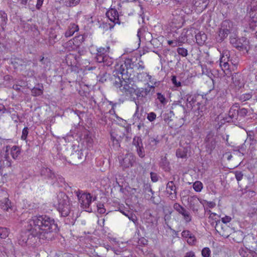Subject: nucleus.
Instances as JSON below:
<instances>
[{"label": "nucleus", "instance_id": "44", "mask_svg": "<svg viewBox=\"0 0 257 257\" xmlns=\"http://www.w3.org/2000/svg\"><path fill=\"white\" fill-rule=\"evenodd\" d=\"M9 230L6 227H0V238H6L9 234Z\"/></svg>", "mask_w": 257, "mask_h": 257}, {"label": "nucleus", "instance_id": "47", "mask_svg": "<svg viewBox=\"0 0 257 257\" xmlns=\"http://www.w3.org/2000/svg\"><path fill=\"white\" fill-rule=\"evenodd\" d=\"M174 115L173 111L170 110L168 112H166L163 114V119L166 122H169L172 120V116Z\"/></svg>", "mask_w": 257, "mask_h": 257}, {"label": "nucleus", "instance_id": "34", "mask_svg": "<svg viewBox=\"0 0 257 257\" xmlns=\"http://www.w3.org/2000/svg\"><path fill=\"white\" fill-rule=\"evenodd\" d=\"M137 78L140 81H146L149 80L151 81L152 76L148 73L144 72L138 73L136 76Z\"/></svg>", "mask_w": 257, "mask_h": 257}, {"label": "nucleus", "instance_id": "41", "mask_svg": "<svg viewBox=\"0 0 257 257\" xmlns=\"http://www.w3.org/2000/svg\"><path fill=\"white\" fill-rule=\"evenodd\" d=\"M114 132L110 133V141L112 142L113 145L115 149H118L120 147V141L114 137Z\"/></svg>", "mask_w": 257, "mask_h": 257}, {"label": "nucleus", "instance_id": "45", "mask_svg": "<svg viewBox=\"0 0 257 257\" xmlns=\"http://www.w3.org/2000/svg\"><path fill=\"white\" fill-rule=\"evenodd\" d=\"M248 112V110L245 108H238V120H240L241 118L244 117Z\"/></svg>", "mask_w": 257, "mask_h": 257}, {"label": "nucleus", "instance_id": "36", "mask_svg": "<svg viewBox=\"0 0 257 257\" xmlns=\"http://www.w3.org/2000/svg\"><path fill=\"white\" fill-rule=\"evenodd\" d=\"M61 217L63 218V221L65 224L74 225L76 219V218L74 217L73 213H71L68 216Z\"/></svg>", "mask_w": 257, "mask_h": 257}, {"label": "nucleus", "instance_id": "10", "mask_svg": "<svg viewBox=\"0 0 257 257\" xmlns=\"http://www.w3.org/2000/svg\"><path fill=\"white\" fill-rule=\"evenodd\" d=\"M79 201L81 204V206L83 208L87 209V211L89 212H92V209L89 207L92 200V197L90 193H83L81 195Z\"/></svg>", "mask_w": 257, "mask_h": 257}, {"label": "nucleus", "instance_id": "19", "mask_svg": "<svg viewBox=\"0 0 257 257\" xmlns=\"http://www.w3.org/2000/svg\"><path fill=\"white\" fill-rule=\"evenodd\" d=\"M106 16L108 19L114 24H120L119 15L115 9H110L106 13Z\"/></svg>", "mask_w": 257, "mask_h": 257}, {"label": "nucleus", "instance_id": "2", "mask_svg": "<svg viewBox=\"0 0 257 257\" xmlns=\"http://www.w3.org/2000/svg\"><path fill=\"white\" fill-rule=\"evenodd\" d=\"M144 68V62L141 59L138 62H133L131 59H126L124 61H119L115 64L116 71L124 76V79H129L133 69L142 70Z\"/></svg>", "mask_w": 257, "mask_h": 257}, {"label": "nucleus", "instance_id": "27", "mask_svg": "<svg viewBox=\"0 0 257 257\" xmlns=\"http://www.w3.org/2000/svg\"><path fill=\"white\" fill-rule=\"evenodd\" d=\"M195 34V37L196 39V43L200 46L203 45L206 41L207 40V35L203 32L199 31L198 33L196 32Z\"/></svg>", "mask_w": 257, "mask_h": 257}, {"label": "nucleus", "instance_id": "39", "mask_svg": "<svg viewBox=\"0 0 257 257\" xmlns=\"http://www.w3.org/2000/svg\"><path fill=\"white\" fill-rule=\"evenodd\" d=\"M84 140L86 143L88 147H91L93 144V139L89 132H86L84 135Z\"/></svg>", "mask_w": 257, "mask_h": 257}, {"label": "nucleus", "instance_id": "64", "mask_svg": "<svg viewBox=\"0 0 257 257\" xmlns=\"http://www.w3.org/2000/svg\"><path fill=\"white\" fill-rule=\"evenodd\" d=\"M156 118V114L154 112L148 113L147 119L151 122L153 121Z\"/></svg>", "mask_w": 257, "mask_h": 257}, {"label": "nucleus", "instance_id": "20", "mask_svg": "<svg viewBox=\"0 0 257 257\" xmlns=\"http://www.w3.org/2000/svg\"><path fill=\"white\" fill-rule=\"evenodd\" d=\"M79 56L76 54L69 53L67 55L65 58L66 64L70 66H76L79 61Z\"/></svg>", "mask_w": 257, "mask_h": 257}, {"label": "nucleus", "instance_id": "1", "mask_svg": "<svg viewBox=\"0 0 257 257\" xmlns=\"http://www.w3.org/2000/svg\"><path fill=\"white\" fill-rule=\"evenodd\" d=\"M58 224L54 219L47 215L34 216L27 222L26 229L22 232V244L29 239L37 237L40 239L51 240L59 231Z\"/></svg>", "mask_w": 257, "mask_h": 257}, {"label": "nucleus", "instance_id": "61", "mask_svg": "<svg viewBox=\"0 0 257 257\" xmlns=\"http://www.w3.org/2000/svg\"><path fill=\"white\" fill-rule=\"evenodd\" d=\"M234 173L235 175V179H236L238 183L239 181H241L243 177V174L241 171H235L234 172Z\"/></svg>", "mask_w": 257, "mask_h": 257}, {"label": "nucleus", "instance_id": "15", "mask_svg": "<svg viewBox=\"0 0 257 257\" xmlns=\"http://www.w3.org/2000/svg\"><path fill=\"white\" fill-rule=\"evenodd\" d=\"M176 187L174 185V181H170L166 185V193L169 195L170 199L174 200L177 199Z\"/></svg>", "mask_w": 257, "mask_h": 257}, {"label": "nucleus", "instance_id": "59", "mask_svg": "<svg viewBox=\"0 0 257 257\" xmlns=\"http://www.w3.org/2000/svg\"><path fill=\"white\" fill-rule=\"evenodd\" d=\"M112 132H114V137H115L116 139L118 140L120 142L121 141V140L125 136L124 133H120V132L118 130L114 131Z\"/></svg>", "mask_w": 257, "mask_h": 257}, {"label": "nucleus", "instance_id": "24", "mask_svg": "<svg viewBox=\"0 0 257 257\" xmlns=\"http://www.w3.org/2000/svg\"><path fill=\"white\" fill-rule=\"evenodd\" d=\"M206 103L204 102V101L203 99H201L197 103H196V106L194 108L195 110H197L198 113V115L200 116H203L204 114L206 113L207 107L206 106Z\"/></svg>", "mask_w": 257, "mask_h": 257}, {"label": "nucleus", "instance_id": "35", "mask_svg": "<svg viewBox=\"0 0 257 257\" xmlns=\"http://www.w3.org/2000/svg\"><path fill=\"white\" fill-rule=\"evenodd\" d=\"M188 153V149L187 148H181L177 150L176 155L178 158H186Z\"/></svg>", "mask_w": 257, "mask_h": 257}, {"label": "nucleus", "instance_id": "29", "mask_svg": "<svg viewBox=\"0 0 257 257\" xmlns=\"http://www.w3.org/2000/svg\"><path fill=\"white\" fill-rule=\"evenodd\" d=\"M160 142V139L158 137L156 138H150L148 141L147 147L151 150H154L157 148L158 144Z\"/></svg>", "mask_w": 257, "mask_h": 257}, {"label": "nucleus", "instance_id": "5", "mask_svg": "<svg viewBox=\"0 0 257 257\" xmlns=\"http://www.w3.org/2000/svg\"><path fill=\"white\" fill-rule=\"evenodd\" d=\"M143 219L148 230L152 231L157 225V219L149 211L144 213Z\"/></svg>", "mask_w": 257, "mask_h": 257}, {"label": "nucleus", "instance_id": "52", "mask_svg": "<svg viewBox=\"0 0 257 257\" xmlns=\"http://www.w3.org/2000/svg\"><path fill=\"white\" fill-rule=\"evenodd\" d=\"M99 122L100 124L102 125H104L107 123V116L106 113L104 112H101V114L99 115Z\"/></svg>", "mask_w": 257, "mask_h": 257}, {"label": "nucleus", "instance_id": "22", "mask_svg": "<svg viewBox=\"0 0 257 257\" xmlns=\"http://www.w3.org/2000/svg\"><path fill=\"white\" fill-rule=\"evenodd\" d=\"M232 80L234 85L238 88L244 85V81L241 74L239 73H233L232 74Z\"/></svg>", "mask_w": 257, "mask_h": 257}, {"label": "nucleus", "instance_id": "30", "mask_svg": "<svg viewBox=\"0 0 257 257\" xmlns=\"http://www.w3.org/2000/svg\"><path fill=\"white\" fill-rule=\"evenodd\" d=\"M159 166L166 172H169L171 170L170 162L166 156L161 157L159 162Z\"/></svg>", "mask_w": 257, "mask_h": 257}, {"label": "nucleus", "instance_id": "32", "mask_svg": "<svg viewBox=\"0 0 257 257\" xmlns=\"http://www.w3.org/2000/svg\"><path fill=\"white\" fill-rule=\"evenodd\" d=\"M228 35V33L223 31L220 28L217 34L215 36L216 41L218 43H221L224 41L225 39L227 38Z\"/></svg>", "mask_w": 257, "mask_h": 257}, {"label": "nucleus", "instance_id": "23", "mask_svg": "<svg viewBox=\"0 0 257 257\" xmlns=\"http://www.w3.org/2000/svg\"><path fill=\"white\" fill-rule=\"evenodd\" d=\"M108 50L109 47L107 48L103 47L98 48L95 56L96 61L98 63H102V61L103 60V59H104V56L107 55V53L108 52Z\"/></svg>", "mask_w": 257, "mask_h": 257}, {"label": "nucleus", "instance_id": "12", "mask_svg": "<svg viewBox=\"0 0 257 257\" xmlns=\"http://www.w3.org/2000/svg\"><path fill=\"white\" fill-rule=\"evenodd\" d=\"M174 209L180 214H181L186 223L190 222L192 220V216L189 211L178 203H175L173 205Z\"/></svg>", "mask_w": 257, "mask_h": 257}, {"label": "nucleus", "instance_id": "63", "mask_svg": "<svg viewBox=\"0 0 257 257\" xmlns=\"http://www.w3.org/2000/svg\"><path fill=\"white\" fill-rule=\"evenodd\" d=\"M29 133V129L28 127H25L22 131V135L21 139L23 140H26Z\"/></svg>", "mask_w": 257, "mask_h": 257}, {"label": "nucleus", "instance_id": "51", "mask_svg": "<svg viewBox=\"0 0 257 257\" xmlns=\"http://www.w3.org/2000/svg\"><path fill=\"white\" fill-rule=\"evenodd\" d=\"M252 96L251 93H246L241 94L239 96L238 99L242 102H244L246 100H249Z\"/></svg>", "mask_w": 257, "mask_h": 257}, {"label": "nucleus", "instance_id": "25", "mask_svg": "<svg viewBox=\"0 0 257 257\" xmlns=\"http://www.w3.org/2000/svg\"><path fill=\"white\" fill-rule=\"evenodd\" d=\"M221 29H222L223 31H225L227 33L231 34L232 33L233 34L234 33V27L233 26V23L230 21L228 20H225L223 21L220 27Z\"/></svg>", "mask_w": 257, "mask_h": 257}, {"label": "nucleus", "instance_id": "21", "mask_svg": "<svg viewBox=\"0 0 257 257\" xmlns=\"http://www.w3.org/2000/svg\"><path fill=\"white\" fill-rule=\"evenodd\" d=\"M40 175L45 179L53 180L55 178V174L53 170L49 168L43 167L40 170Z\"/></svg>", "mask_w": 257, "mask_h": 257}, {"label": "nucleus", "instance_id": "4", "mask_svg": "<svg viewBox=\"0 0 257 257\" xmlns=\"http://www.w3.org/2000/svg\"><path fill=\"white\" fill-rule=\"evenodd\" d=\"M118 159L120 165L124 168L133 167L136 164V156L132 153H127L124 157L120 156Z\"/></svg>", "mask_w": 257, "mask_h": 257}, {"label": "nucleus", "instance_id": "17", "mask_svg": "<svg viewBox=\"0 0 257 257\" xmlns=\"http://www.w3.org/2000/svg\"><path fill=\"white\" fill-rule=\"evenodd\" d=\"M239 108V104L235 103L230 107L228 112V116L230 120L227 122L232 121L235 122L238 120V108Z\"/></svg>", "mask_w": 257, "mask_h": 257}, {"label": "nucleus", "instance_id": "14", "mask_svg": "<svg viewBox=\"0 0 257 257\" xmlns=\"http://www.w3.org/2000/svg\"><path fill=\"white\" fill-rule=\"evenodd\" d=\"M209 3L210 0H192V4L197 13L202 12L207 8Z\"/></svg>", "mask_w": 257, "mask_h": 257}, {"label": "nucleus", "instance_id": "16", "mask_svg": "<svg viewBox=\"0 0 257 257\" xmlns=\"http://www.w3.org/2000/svg\"><path fill=\"white\" fill-rule=\"evenodd\" d=\"M9 151H10V154L13 159L14 160H19L20 159L21 149L19 147L14 146L11 147L10 146H7L6 148V155L9 154Z\"/></svg>", "mask_w": 257, "mask_h": 257}, {"label": "nucleus", "instance_id": "54", "mask_svg": "<svg viewBox=\"0 0 257 257\" xmlns=\"http://www.w3.org/2000/svg\"><path fill=\"white\" fill-rule=\"evenodd\" d=\"M126 216H127L128 219L132 221L135 224L138 223L137 217L132 212L127 211V214H126Z\"/></svg>", "mask_w": 257, "mask_h": 257}, {"label": "nucleus", "instance_id": "50", "mask_svg": "<svg viewBox=\"0 0 257 257\" xmlns=\"http://www.w3.org/2000/svg\"><path fill=\"white\" fill-rule=\"evenodd\" d=\"M193 187L195 191L201 192L203 188V184L200 181H195L193 185Z\"/></svg>", "mask_w": 257, "mask_h": 257}, {"label": "nucleus", "instance_id": "57", "mask_svg": "<svg viewBox=\"0 0 257 257\" xmlns=\"http://www.w3.org/2000/svg\"><path fill=\"white\" fill-rule=\"evenodd\" d=\"M178 54L182 57H186L188 55V51L183 47H179L177 49Z\"/></svg>", "mask_w": 257, "mask_h": 257}, {"label": "nucleus", "instance_id": "43", "mask_svg": "<svg viewBox=\"0 0 257 257\" xmlns=\"http://www.w3.org/2000/svg\"><path fill=\"white\" fill-rule=\"evenodd\" d=\"M110 76L109 74L106 72L100 74L97 76L99 82L101 83H104V82L106 81L108 78L110 79Z\"/></svg>", "mask_w": 257, "mask_h": 257}, {"label": "nucleus", "instance_id": "9", "mask_svg": "<svg viewBox=\"0 0 257 257\" xmlns=\"http://www.w3.org/2000/svg\"><path fill=\"white\" fill-rule=\"evenodd\" d=\"M205 144L207 151L210 154L216 147V141L214 138V134L209 132L205 139Z\"/></svg>", "mask_w": 257, "mask_h": 257}, {"label": "nucleus", "instance_id": "46", "mask_svg": "<svg viewBox=\"0 0 257 257\" xmlns=\"http://www.w3.org/2000/svg\"><path fill=\"white\" fill-rule=\"evenodd\" d=\"M133 144L136 148L143 145L142 140L140 137L135 136L133 141Z\"/></svg>", "mask_w": 257, "mask_h": 257}, {"label": "nucleus", "instance_id": "42", "mask_svg": "<svg viewBox=\"0 0 257 257\" xmlns=\"http://www.w3.org/2000/svg\"><path fill=\"white\" fill-rule=\"evenodd\" d=\"M157 99L163 105H165L168 102V100L166 99L164 94H162L160 92H158L156 94Z\"/></svg>", "mask_w": 257, "mask_h": 257}, {"label": "nucleus", "instance_id": "18", "mask_svg": "<svg viewBox=\"0 0 257 257\" xmlns=\"http://www.w3.org/2000/svg\"><path fill=\"white\" fill-rule=\"evenodd\" d=\"M151 91V88H140L136 90L135 94L138 100L143 101L144 99H147L148 95L149 94Z\"/></svg>", "mask_w": 257, "mask_h": 257}, {"label": "nucleus", "instance_id": "7", "mask_svg": "<svg viewBox=\"0 0 257 257\" xmlns=\"http://www.w3.org/2000/svg\"><path fill=\"white\" fill-rule=\"evenodd\" d=\"M113 74L110 77V81L115 87L120 89L123 82L127 79H124V76H122L120 72H117L115 69L113 71Z\"/></svg>", "mask_w": 257, "mask_h": 257}, {"label": "nucleus", "instance_id": "13", "mask_svg": "<svg viewBox=\"0 0 257 257\" xmlns=\"http://www.w3.org/2000/svg\"><path fill=\"white\" fill-rule=\"evenodd\" d=\"M228 54L229 52L227 51L223 52V55L220 59V66L226 75H228V73L225 72V71H230V65L228 63V61H229V57L228 56Z\"/></svg>", "mask_w": 257, "mask_h": 257}, {"label": "nucleus", "instance_id": "58", "mask_svg": "<svg viewBox=\"0 0 257 257\" xmlns=\"http://www.w3.org/2000/svg\"><path fill=\"white\" fill-rule=\"evenodd\" d=\"M80 1V0H69L65 2V5L67 7H73L77 5Z\"/></svg>", "mask_w": 257, "mask_h": 257}, {"label": "nucleus", "instance_id": "48", "mask_svg": "<svg viewBox=\"0 0 257 257\" xmlns=\"http://www.w3.org/2000/svg\"><path fill=\"white\" fill-rule=\"evenodd\" d=\"M144 191L146 193H151L152 196H151V200L153 201L154 199V197L153 196L155 192L153 191L151 185L150 184L146 183L144 184Z\"/></svg>", "mask_w": 257, "mask_h": 257}, {"label": "nucleus", "instance_id": "6", "mask_svg": "<svg viewBox=\"0 0 257 257\" xmlns=\"http://www.w3.org/2000/svg\"><path fill=\"white\" fill-rule=\"evenodd\" d=\"M201 99H203L204 102H207V98H206V94H194L193 95H187V107L191 109H193L196 106V103Z\"/></svg>", "mask_w": 257, "mask_h": 257}, {"label": "nucleus", "instance_id": "38", "mask_svg": "<svg viewBox=\"0 0 257 257\" xmlns=\"http://www.w3.org/2000/svg\"><path fill=\"white\" fill-rule=\"evenodd\" d=\"M71 158L74 161L82 160L83 157V153L82 150H77L71 153Z\"/></svg>", "mask_w": 257, "mask_h": 257}, {"label": "nucleus", "instance_id": "11", "mask_svg": "<svg viewBox=\"0 0 257 257\" xmlns=\"http://www.w3.org/2000/svg\"><path fill=\"white\" fill-rule=\"evenodd\" d=\"M195 34L196 29L194 28L184 29L179 37V42L182 43L192 40Z\"/></svg>", "mask_w": 257, "mask_h": 257}, {"label": "nucleus", "instance_id": "56", "mask_svg": "<svg viewBox=\"0 0 257 257\" xmlns=\"http://www.w3.org/2000/svg\"><path fill=\"white\" fill-rule=\"evenodd\" d=\"M136 151L138 156L141 158H143L145 156V149L143 147V145L140 146L139 147L136 148Z\"/></svg>", "mask_w": 257, "mask_h": 257}, {"label": "nucleus", "instance_id": "8", "mask_svg": "<svg viewBox=\"0 0 257 257\" xmlns=\"http://www.w3.org/2000/svg\"><path fill=\"white\" fill-rule=\"evenodd\" d=\"M9 195L6 191L2 189L0 190V202H1V207L5 211H9V209L12 210V203L10 201Z\"/></svg>", "mask_w": 257, "mask_h": 257}, {"label": "nucleus", "instance_id": "55", "mask_svg": "<svg viewBox=\"0 0 257 257\" xmlns=\"http://www.w3.org/2000/svg\"><path fill=\"white\" fill-rule=\"evenodd\" d=\"M104 59H103V60L102 61V62H103L105 65L109 66L112 64L113 60L108 55H107L106 56H104Z\"/></svg>", "mask_w": 257, "mask_h": 257}, {"label": "nucleus", "instance_id": "62", "mask_svg": "<svg viewBox=\"0 0 257 257\" xmlns=\"http://www.w3.org/2000/svg\"><path fill=\"white\" fill-rule=\"evenodd\" d=\"M53 180L54 182V184L55 182H57L58 183H63L65 182L64 178L57 174H55V178Z\"/></svg>", "mask_w": 257, "mask_h": 257}, {"label": "nucleus", "instance_id": "40", "mask_svg": "<svg viewBox=\"0 0 257 257\" xmlns=\"http://www.w3.org/2000/svg\"><path fill=\"white\" fill-rule=\"evenodd\" d=\"M39 61L41 63V66L44 69H46L50 65V60L48 57L40 56Z\"/></svg>", "mask_w": 257, "mask_h": 257}, {"label": "nucleus", "instance_id": "37", "mask_svg": "<svg viewBox=\"0 0 257 257\" xmlns=\"http://www.w3.org/2000/svg\"><path fill=\"white\" fill-rule=\"evenodd\" d=\"M8 18L7 14L4 11H0V26L3 31L7 23Z\"/></svg>", "mask_w": 257, "mask_h": 257}, {"label": "nucleus", "instance_id": "60", "mask_svg": "<svg viewBox=\"0 0 257 257\" xmlns=\"http://www.w3.org/2000/svg\"><path fill=\"white\" fill-rule=\"evenodd\" d=\"M201 254L203 257H210L211 250L209 247H204L202 250Z\"/></svg>", "mask_w": 257, "mask_h": 257}, {"label": "nucleus", "instance_id": "3", "mask_svg": "<svg viewBox=\"0 0 257 257\" xmlns=\"http://www.w3.org/2000/svg\"><path fill=\"white\" fill-rule=\"evenodd\" d=\"M56 206L61 216L69 215L71 213V204L68 196L63 192H60L57 196Z\"/></svg>", "mask_w": 257, "mask_h": 257}, {"label": "nucleus", "instance_id": "31", "mask_svg": "<svg viewBox=\"0 0 257 257\" xmlns=\"http://www.w3.org/2000/svg\"><path fill=\"white\" fill-rule=\"evenodd\" d=\"M79 30L78 25L74 23H71L68 26L67 30L65 33V36L66 37H70L72 36L75 32Z\"/></svg>", "mask_w": 257, "mask_h": 257}, {"label": "nucleus", "instance_id": "49", "mask_svg": "<svg viewBox=\"0 0 257 257\" xmlns=\"http://www.w3.org/2000/svg\"><path fill=\"white\" fill-rule=\"evenodd\" d=\"M64 47L69 50L71 49H74L75 47H76L75 46V42L74 41L73 39L70 40L64 44Z\"/></svg>", "mask_w": 257, "mask_h": 257}, {"label": "nucleus", "instance_id": "33", "mask_svg": "<svg viewBox=\"0 0 257 257\" xmlns=\"http://www.w3.org/2000/svg\"><path fill=\"white\" fill-rule=\"evenodd\" d=\"M44 87L42 84H38V87H34L31 90V95L33 96H39L43 94Z\"/></svg>", "mask_w": 257, "mask_h": 257}, {"label": "nucleus", "instance_id": "26", "mask_svg": "<svg viewBox=\"0 0 257 257\" xmlns=\"http://www.w3.org/2000/svg\"><path fill=\"white\" fill-rule=\"evenodd\" d=\"M119 90L127 95L134 93L136 91V89L133 87V85L130 83H128L125 80L123 82V83Z\"/></svg>", "mask_w": 257, "mask_h": 257}, {"label": "nucleus", "instance_id": "28", "mask_svg": "<svg viewBox=\"0 0 257 257\" xmlns=\"http://www.w3.org/2000/svg\"><path fill=\"white\" fill-rule=\"evenodd\" d=\"M230 43L235 48L238 49L243 48V44L241 42V39H237L236 35L232 34L230 38Z\"/></svg>", "mask_w": 257, "mask_h": 257}, {"label": "nucleus", "instance_id": "53", "mask_svg": "<svg viewBox=\"0 0 257 257\" xmlns=\"http://www.w3.org/2000/svg\"><path fill=\"white\" fill-rule=\"evenodd\" d=\"M73 39L75 42V46L77 47L81 44L85 40V38L83 35H79L75 37Z\"/></svg>", "mask_w": 257, "mask_h": 257}]
</instances>
